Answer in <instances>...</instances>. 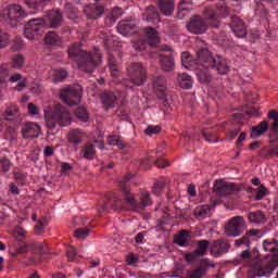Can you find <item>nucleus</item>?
<instances>
[{
	"instance_id": "nucleus-8",
	"label": "nucleus",
	"mask_w": 278,
	"mask_h": 278,
	"mask_svg": "<svg viewBox=\"0 0 278 278\" xmlns=\"http://www.w3.org/2000/svg\"><path fill=\"white\" fill-rule=\"evenodd\" d=\"M244 188L243 185H237L233 182H223L216 181L214 184L213 190L217 197H229L231 194H236V192H240Z\"/></svg>"
},
{
	"instance_id": "nucleus-58",
	"label": "nucleus",
	"mask_w": 278,
	"mask_h": 278,
	"mask_svg": "<svg viewBox=\"0 0 278 278\" xmlns=\"http://www.w3.org/2000/svg\"><path fill=\"white\" fill-rule=\"evenodd\" d=\"M164 188H166V182L156 181L153 185L152 192H153V194H157V192H162V190H164Z\"/></svg>"
},
{
	"instance_id": "nucleus-3",
	"label": "nucleus",
	"mask_w": 278,
	"mask_h": 278,
	"mask_svg": "<svg viewBox=\"0 0 278 278\" xmlns=\"http://www.w3.org/2000/svg\"><path fill=\"white\" fill-rule=\"evenodd\" d=\"M247 231V222L243 216H235L224 227V233L227 238H238Z\"/></svg>"
},
{
	"instance_id": "nucleus-53",
	"label": "nucleus",
	"mask_w": 278,
	"mask_h": 278,
	"mask_svg": "<svg viewBox=\"0 0 278 278\" xmlns=\"http://www.w3.org/2000/svg\"><path fill=\"white\" fill-rule=\"evenodd\" d=\"M162 131V127L161 126H153V125H149L146 130L144 134L146 136H153V135H157Z\"/></svg>"
},
{
	"instance_id": "nucleus-20",
	"label": "nucleus",
	"mask_w": 278,
	"mask_h": 278,
	"mask_svg": "<svg viewBox=\"0 0 278 278\" xmlns=\"http://www.w3.org/2000/svg\"><path fill=\"white\" fill-rule=\"evenodd\" d=\"M233 121L232 125L233 127L229 130L228 136L230 140H236V137L240 131H242V125H244V114L241 113H235L232 114Z\"/></svg>"
},
{
	"instance_id": "nucleus-49",
	"label": "nucleus",
	"mask_w": 278,
	"mask_h": 278,
	"mask_svg": "<svg viewBox=\"0 0 278 278\" xmlns=\"http://www.w3.org/2000/svg\"><path fill=\"white\" fill-rule=\"evenodd\" d=\"M268 195V189L264 185H260V188L256 189V195L254 198V201H262L264 197Z\"/></svg>"
},
{
	"instance_id": "nucleus-22",
	"label": "nucleus",
	"mask_w": 278,
	"mask_h": 278,
	"mask_svg": "<svg viewBox=\"0 0 278 278\" xmlns=\"http://www.w3.org/2000/svg\"><path fill=\"white\" fill-rule=\"evenodd\" d=\"M143 34L150 47H157V45H160V35L155 28L146 27L143 28Z\"/></svg>"
},
{
	"instance_id": "nucleus-29",
	"label": "nucleus",
	"mask_w": 278,
	"mask_h": 278,
	"mask_svg": "<svg viewBox=\"0 0 278 278\" xmlns=\"http://www.w3.org/2000/svg\"><path fill=\"white\" fill-rule=\"evenodd\" d=\"M268 131V122L262 121L260 124L256 126L252 127L250 137L251 138H260V136H264Z\"/></svg>"
},
{
	"instance_id": "nucleus-63",
	"label": "nucleus",
	"mask_w": 278,
	"mask_h": 278,
	"mask_svg": "<svg viewBox=\"0 0 278 278\" xmlns=\"http://www.w3.org/2000/svg\"><path fill=\"white\" fill-rule=\"evenodd\" d=\"M30 248L34 249L38 255H43L45 253V245H42V243L30 244Z\"/></svg>"
},
{
	"instance_id": "nucleus-61",
	"label": "nucleus",
	"mask_w": 278,
	"mask_h": 278,
	"mask_svg": "<svg viewBox=\"0 0 278 278\" xmlns=\"http://www.w3.org/2000/svg\"><path fill=\"white\" fill-rule=\"evenodd\" d=\"M263 247L265 251H268L269 253H275L278 251L277 247H273V242H269L268 240H265L263 242Z\"/></svg>"
},
{
	"instance_id": "nucleus-52",
	"label": "nucleus",
	"mask_w": 278,
	"mask_h": 278,
	"mask_svg": "<svg viewBox=\"0 0 278 278\" xmlns=\"http://www.w3.org/2000/svg\"><path fill=\"white\" fill-rule=\"evenodd\" d=\"M8 42H10V35L0 29V49H5V47H8Z\"/></svg>"
},
{
	"instance_id": "nucleus-4",
	"label": "nucleus",
	"mask_w": 278,
	"mask_h": 278,
	"mask_svg": "<svg viewBox=\"0 0 278 278\" xmlns=\"http://www.w3.org/2000/svg\"><path fill=\"white\" fill-rule=\"evenodd\" d=\"M1 16L7 18L9 25L11 27H16L27 14L25 13V10L18 4H10L7 7V9L3 10Z\"/></svg>"
},
{
	"instance_id": "nucleus-5",
	"label": "nucleus",
	"mask_w": 278,
	"mask_h": 278,
	"mask_svg": "<svg viewBox=\"0 0 278 278\" xmlns=\"http://www.w3.org/2000/svg\"><path fill=\"white\" fill-rule=\"evenodd\" d=\"M186 28L190 34H193L194 36H202V34H205V31L210 29V25L205 21L204 16L194 14L187 22Z\"/></svg>"
},
{
	"instance_id": "nucleus-11",
	"label": "nucleus",
	"mask_w": 278,
	"mask_h": 278,
	"mask_svg": "<svg viewBox=\"0 0 278 278\" xmlns=\"http://www.w3.org/2000/svg\"><path fill=\"white\" fill-rule=\"evenodd\" d=\"M51 117L58 125L61 127H68L73 118L71 117V112L66 110L62 104H55L54 109L51 112Z\"/></svg>"
},
{
	"instance_id": "nucleus-31",
	"label": "nucleus",
	"mask_w": 278,
	"mask_h": 278,
	"mask_svg": "<svg viewBox=\"0 0 278 278\" xmlns=\"http://www.w3.org/2000/svg\"><path fill=\"white\" fill-rule=\"evenodd\" d=\"M45 42L48 47H60L62 45V38L59 37L58 33L49 31L45 36Z\"/></svg>"
},
{
	"instance_id": "nucleus-33",
	"label": "nucleus",
	"mask_w": 278,
	"mask_h": 278,
	"mask_svg": "<svg viewBox=\"0 0 278 278\" xmlns=\"http://www.w3.org/2000/svg\"><path fill=\"white\" fill-rule=\"evenodd\" d=\"M143 18L147 21V23H153L160 18V12H157V9L155 7L150 5L146 9V12L143 13Z\"/></svg>"
},
{
	"instance_id": "nucleus-56",
	"label": "nucleus",
	"mask_w": 278,
	"mask_h": 278,
	"mask_svg": "<svg viewBox=\"0 0 278 278\" xmlns=\"http://www.w3.org/2000/svg\"><path fill=\"white\" fill-rule=\"evenodd\" d=\"M45 217L37 220V225L35 226V233L37 236H40V231L47 227V224L45 223Z\"/></svg>"
},
{
	"instance_id": "nucleus-38",
	"label": "nucleus",
	"mask_w": 278,
	"mask_h": 278,
	"mask_svg": "<svg viewBox=\"0 0 278 278\" xmlns=\"http://www.w3.org/2000/svg\"><path fill=\"white\" fill-rule=\"evenodd\" d=\"M11 68L18 71L25 66V58L23 54H13L10 62Z\"/></svg>"
},
{
	"instance_id": "nucleus-1",
	"label": "nucleus",
	"mask_w": 278,
	"mask_h": 278,
	"mask_svg": "<svg viewBox=\"0 0 278 278\" xmlns=\"http://www.w3.org/2000/svg\"><path fill=\"white\" fill-rule=\"evenodd\" d=\"M68 58L77 64L83 73H94V68L101 66L103 55L101 52H88L81 48V43H72L67 49Z\"/></svg>"
},
{
	"instance_id": "nucleus-9",
	"label": "nucleus",
	"mask_w": 278,
	"mask_h": 278,
	"mask_svg": "<svg viewBox=\"0 0 278 278\" xmlns=\"http://www.w3.org/2000/svg\"><path fill=\"white\" fill-rule=\"evenodd\" d=\"M160 51H162L160 54V64L162 71H164V73H173V71H175V58H173V48L165 45L160 47ZM164 52H167L168 54H164Z\"/></svg>"
},
{
	"instance_id": "nucleus-44",
	"label": "nucleus",
	"mask_w": 278,
	"mask_h": 278,
	"mask_svg": "<svg viewBox=\"0 0 278 278\" xmlns=\"http://www.w3.org/2000/svg\"><path fill=\"white\" fill-rule=\"evenodd\" d=\"M205 275H207V268L198 267L195 269L188 271L187 278H203Z\"/></svg>"
},
{
	"instance_id": "nucleus-45",
	"label": "nucleus",
	"mask_w": 278,
	"mask_h": 278,
	"mask_svg": "<svg viewBox=\"0 0 278 278\" xmlns=\"http://www.w3.org/2000/svg\"><path fill=\"white\" fill-rule=\"evenodd\" d=\"M65 12L68 16V18H78L79 16V9H77V7H75L73 3L67 2L65 4Z\"/></svg>"
},
{
	"instance_id": "nucleus-36",
	"label": "nucleus",
	"mask_w": 278,
	"mask_h": 278,
	"mask_svg": "<svg viewBox=\"0 0 278 278\" xmlns=\"http://www.w3.org/2000/svg\"><path fill=\"white\" fill-rule=\"evenodd\" d=\"M153 200H151V194H149V191H141L139 194V203L138 206L139 210H144V207H148V205H152Z\"/></svg>"
},
{
	"instance_id": "nucleus-23",
	"label": "nucleus",
	"mask_w": 278,
	"mask_h": 278,
	"mask_svg": "<svg viewBox=\"0 0 278 278\" xmlns=\"http://www.w3.org/2000/svg\"><path fill=\"white\" fill-rule=\"evenodd\" d=\"M154 90L160 97H166V77L160 75L152 78Z\"/></svg>"
},
{
	"instance_id": "nucleus-30",
	"label": "nucleus",
	"mask_w": 278,
	"mask_h": 278,
	"mask_svg": "<svg viewBox=\"0 0 278 278\" xmlns=\"http://www.w3.org/2000/svg\"><path fill=\"white\" fill-rule=\"evenodd\" d=\"M21 110L16 104H10L7 106L3 113V118L4 121L11 122V121H16V117L18 116V113Z\"/></svg>"
},
{
	"instance_id": "nucleus-47",
	"label": "nucleus",
	"mask_w": 278,
	"mask_h": 278,
	"mask_svg": "<svg viewBox=\"0 0 278 278\" xmlns=\"http://www.w3.org/2000/svg\"><path fill=\"white\" fill-rule=\"evenodd\" d=\"M12 167V162L10 159L3 156L0 159V173H9Z\"/></svg>"
},
{
	"instance_id": "nucleus-24",
	"label": "nucleus",
	"mask_w": 278,
	"mask_h": 278,
	"mask_svg": "<svg viewBox=\"0 0 278 278\" xmlns=\"http://www.w3.org/2000/svg\"><path fill=\"white\" fill-rule=\"evenodd\" d=\"M181 64L188 71H195V73H198V61L192 58L190 52L181 53Z\"/></svg>"
},
{
	"instance_id": "nucleus-7",
	"label": "nucleus",
	"mask_w": 278,
	"mask_h": 278,
	"mask_svg": "<svg viewBox=\"0 0 278 278\" xmlns=\"http://www.w3.org/2000/svg\"><path fill=\"white\" fill-rule=\"evenodd\" d=\"M60 99L70 108L74 105H79L81 103V89H77L75 87H65L60 91Z\"/></svg>"
},
{
	"instance_id": "nucleus-34",
	"label": "nucleus",
	"mask_w": 278,
	"mask_h": 278,
	"mask_svg": "<svg viewBox=\"0 0 278 278\" xmlns=\"http://www.w3.org/2000/svg\"><path fill=\"white\" fill-rule=\"evenodd\" d=\"M188 238H190V230H181L174 238L175 244L178 247H188Z\"/></svg>"
},
{
	"instance_id": "nucleus-14",
	"label": "nucleus",
	"mask_w": 278,
	"mask_h": 278,
	"mask_svg": "<svg viewBox=\"0 0 278 278\" xmlns=\"http://www.w3.org/2000/svg\"><path fill=\"white\" fill-rule=\"evenodd\" d=\"M197 244V249L193 252L185 255V260H187L189 264L197 262V257H203V255L207 253V249H210V241L207 240H199Z\"/></svg>"
},
{
	"instance_id": "nucleus-6",
	"label": "nucleus",
	"mask_w": 278,
	"mask_h": 278,
	"mask_svg": "<svg viewBox=\"0 0 278 278\" xmlns=\"http://www.w3.org/2000/svg\"><path fill=\"white\" fill-rule=\"evenodd\" d=\"M127 74L134 86H144V81H147V68L142 66V63H130Z\"/></svg>"
},
{
	"instance_id": "nucleus-48",
	"label": "nucleus",
	"mask_w": 278,
	"mask_h": 278,
	"mask_svg": "<svg viewBox=\"0 0 278 278\" xmlns=\"http://www.w3.org/2000/svg\"><path fill=\"white\" fill-rule=\"evenodd\" d=\"M88 236H90V229L88 228H78L74 231V238L78 240H85Z\"/></svg>"
},
{
	"instance_id": "nucleus-13",
	"label": "nucleus",
	"mask_w": 278,
	"mask_h": 278,
	"mask_svg": "<svg viewBox=\"0 0 278 278\" xmlns=\"http://www.w3.org/2000/svg\"><path fill=\"white\" fill-rule=\"evenodd\" d=\"M249 266L251 268L248 270L249 278L268 277V275H270V271H268V265L264 266L260 261L252 260L249 263Z\"/></svg>"
},
{
	"instance_id": "nucleus-15",
	"label": "nucleus",
	"mask_w": 278,
	"mask_h": 278,
	"mask_svg": "<svg viewBox=\"0 0 278 278\" xmlns=\"http://www.w3.org/2000/svg\"><path fill=\"white\" fill-rule=\"evenodd\" d=\"M202 14L208 27H213L214 29L220 27V17H218V12L214 7H205Z\"/></svg>"
},
{
	"instance_id": "nucleus-17",
	"label": "nucleus",
	"mask_w": 278,
	"mask_h": 278,
	"mask_svg": "<svg viewBox=\"0 0 278 278\" xmlns=\"http://www.w3.org/2000/svg\"><path fill=\"white\" fill-rule=\"evenodd\" d=\"M42 134V128L36 123H28L22 128V135L25 140H34Z\"/></svg>"
},
{
	"instance_id": "nucleus-64",
	"label": "nucleus",
	"mask_w": 278,
	"mask_h": 278,
	"mask_svg": "<svg viewBox=\"0 0 278 278\" xmlns=\"http://www.w3.org/2000/svg\"><path fill=\"white\" fill-rule=\"evenodd\" d=\"M14 179L17 180V184H23L26 179L25 174L21 173V172H15L14 173Z\"/></svg>"
},
{
	"instance_id": "nucleus-54",
	"label": "nucleus",
	"mask_w": 278,
	"mask_h": 278,
	"mask_svg": "<svg viewBox=\"0 0 278 278\" xmlns=\"http://www.w3.org/2000/svg\"><path fill=\"white\" fill-rule=\"evenodd\" d=\"M242 244H245V247H251V239L249 238V235H244L242 238L237 239L235 241L236 247H242Z\"/></svg>"
},
{
	"instance_id": "nucleus-26",
	"label": "nucleus",
	"mask_w": 278,
	"mask_h": 278,
	"mask_svg": "<svg viewBox=\"0 0 278 278\" xmlns=\"http://www.w3.org/2000/svg\"><path fill=\"white\" fill-rule=\"evenodd\" d=\"M47 18L50 27H52L53 29L62 25V21H63L62 12L58 10L49 11Z\"/></svg>"
},
{
	"instance_id": "nucleus-12",
	"label": "nucleus",
	"mask_w": 278,
	"mask_h": 278,
	"mask_svg": "<svg viewBox=\"0 0 278 278\" xmlns=\"http://www.w3.org/2000/svg\"><path fill=\"white\" fill-rule=\"evenodd\" d=\"M229 249H231L229 239H217L211 244V253L214 257H220V255L229 253Z\"/></svg>"
},
{
	"instance_id": "nucleus-35",
	"label": "nucleus",
	"mask_w": 278,
	"mask_h": 278,
	"mask_svg": "<svg viewBox=\"0 0 278 278\" xmlns=\"http://www.w3.org/2000/svg\"><path fill=\"white\" fill-rule=\"evenodd\" d=\"M177 79L180 88L184 90H190L192 88V76L187 73L179 74Z\"/></svg>"
},
{
	"instance_id": "nucleus-62",
	"label": "nucleus",
	"mask_w": 278,
	"mask_h": 278,
	"mask_svg": "<svg viewBox=\"0 0 278 278\" xmlns=\"http://www.w3.org/2000/svg\"><path fill=\"white\" fill-rule=\"evenodd\" d=\"M132 47H134L135 51H144V49H147V41L139 40V41L135 42Z\"/></svg>"
},
{
	"instance_id": "nucleus-43",
	"label": "nucleus",
	"mask_w": 278,
	"mask_h": 278,
	"mask_svg": "<svg viewBox=\"0 0 278 278\" xmlns=\"http://www.w3.org/2000/svg\"><path fill=\"white\" fill-rule=\"evenodd\" d=\"M122 192L124 194V199H125L126 203H128V205L130 207H138V202L136 201L134 193H131V191L129 189H124V190H122Z\"/></svg>"
},
{
	"instance_id": "nucleus-27",
	"label": "nucleus",
	"mask_w": 278,
	"mask_h": 278,
	"mask_svg": "<svg viewBox=\"0 0 278 278\" xmlns=\"http://www.w3.org/2000/svg\"><path fill=\"white\" fill-rule=\"evenodd\" d=\"M270 8L268 4L255 1L254 14L260 18L268 20L270 17Z\"/></svg>"
},
{
	"instance_id": "nucleus-32",
	"label": "nucleus",
	"mask_w": 278,
	"mask_h": 278,
	"mask_svg": "<svg viewBox=\"0 0 278 278\" xmlns=\"http://www.w3.org/2000/svg\"><path fill=\"white\" fill-rule=\"evenodd\" d=\"M131 29H136V23L131 21H121L117 25V31L122 34V36H127Z\"/></svg>"
},
{
	"instance_id": "nucleus-37",
	"label": "nucleus",
	"mask_w": 278,
	"mask_h": 278,
	"mask_svg": "<svg viewBox=\"0 0 278 278\" xmlns=\"http://www.w3.org/2000/svg\"><path fill=\"white\" fill-rule=\"evenodd\" d=\"M109 68L111 71L112 77L117 79V77H121V67L118 66V63H116V58L114 55H109Z\"/></svg>"
},
{
	"instance_id": "nucleus-18",
	"label": "nucleus",
	"mask_w": 278,
	"mask_h": 278,
	"mask_svg": "<svg viewBox=\"0 0 278 278\" xmlns=\"http://www.w3.org/2000/svg\"><path fill=\"white\" fill-rule=\"evenodd\" d=\"M228 25L229 27H231L237 38H247V34H249V30H247V25L242 20H240V17H231V23H229Z\"/></svg>"
},
{
	"instance_id": "nucleus-50",
	"label": "nucleus",
	"mask_w": 278,
	"mask_h": 278,
	"mask_svg": "<svg viewBox=\"0 0 278 278\" xmlns=\"http://www.w3.org/2000/svg\"><path fill=\"white\" fill-rule=\"evenodd\" d=\"M215 11H217V16H229V8H227V4H216Z\"/></svg>"
},
{
	"instance_id": "nucleus-59",
	"label": "nucleus",
	"mask_w": 278,
	"mask_h": 278,
	"mask_svg": "<svg viewBox=\"0 0 278 278\" xmlns=\"http://www.w3.org/2000/svg\"><path fill=\"white\" fill-rule=\"evenodd\" d=\"M66 253L68 262H75V257H77V250H75V247H68Z\"/></svg>"
},
{
	"instance_id": "nucleus-40",
	"label": "nucleus",
	"mask_w": 278,
	"mask_h": 278,
	"mask_svg": "<svg viewBox=\"0 0 278 278\" xmlns=\"http://www.w3.org/2000/svg\"><path fill=\"white\" fill-rule=\"evenodd\" d=\"M74 116L80 121V123H88L90 121V113L87 108L80 106L74 111Z\"/></svg>"
},
{
	"instance_id": "nucleus-41",
	"label": "nucleus",
	"mask_w": 278,
	"mask_h": 278,
	"mask_svg": "<svg viewBox=\"0 0 278 278\" xmlns=\"http://www.w3.org/2000/svg\"><path fill=\"white\" fill-rule=\"evenodd\" d=\"M108 144H110V147H117L122 150L127 148V144L125 143V141H123V138L118 136H109Z\"/></svg>"
},
{
	"instance_id": "nucleus-39",
	"label": "nucleus",
	"mask_w": 278,
	"mask_h": 278,
	"mask_svg": "<svg viewBox=\"0 0 278 278\" xmlns=\"http://www.w3.org/2000/svg\"><path fill=\"white\" fill-rule=\"evenodd\" d=\"M81 155L85 157V160H94V156L97 155V149L94 148V144H85L81 150Z\"/></svg>"
},
{
	"instance_id": "nucleus-51",
	"label": "nucleus",
	"mask_w": 278,
	"mask_h": 278,
	"mask_svg": "<svg viewBox=\"0 0 278 278\" xmlns=\"http://www.w3.org/2000/svg\"><path fill=\"white\" fill-rule=\"evenodd\" d=\"M54 81H64L68 77V72L65 70H56L53 74Z\"/></svg>"
},
{
	"instance_id": "nucleus-46",
	"label": "nucleus",
	"mask_w": 278,
	"mask_h": 278,
	"mask_svg": "<svg viewBox=\"0 0 278 278\" xmlns=\"http://www.w3.org/2000/svg\"><path fill=\"white\" fill-rule=\"evenodd\" d=\"M67 138L72 144H81V136L79 135V130L70 131Z\"/></svg>"
},
{
	"instance_id": "nucleus-21",
	"label": "nucleus",
	"mask_w": 278,
	"mask_h": 278,
	"mask_svg": "<svg viewBox=\"0 0 278 278\" xmlns=\"http://www.w3.org/2000/svg\"><path fill=\"white\" fill-rule=\"evenodd\" d=\"M157 8L164 16H173L175 12V0H157Z\"/></svg>"
},
{
	"instance_id": "nucleus-60",
	"label": "nucleus",
	"mask_w": 278,
	"mask_h": 278,
	"mask_svg": "<svg viewBox=\"0 0 278 278\" xmlns=\"http://www.w3.org/2000/svg\"><path fill=\"white\" fill-rule=\"evenodd\" d=\"M129 181H131V176L130 175L124 176L123 179L119 181L121 190H129V187H127V184H129Z\"/></svg>"
},
{
	"instance_id": "nucleus-57",
	"label": "nucleus",
	"mask_w": 278,
	"mask_h": 278,
	"mask_svg": "<svg viewBox=\"0 0 278 278\" xmlns=\"http://www.w3.org/2000/svg\"><path fill=\"white\" fill-rule=\"evenodd\" d=\"M202 136L205 138L206 142H218V138L216 136L207 132V129L202 130Z\"/></svg>"
},
{
	"instance_id": "nucleus-19",
	"label": "nucleus",
	"mask_w": 278,
	"mask_h": 278,
	"mask_svg": "<svg viewBox=\"0 0 278 278\" xmlns=\"http://www.w3.org/2000/svg\"><path fill=\"white\" fill-rule=\"evenodd\" d=\"M84 13L87 18L91 21H97V18H101L103 14H105V7L103 4H88L84 9Z\"/></svg>"
},
{
	"instance_id": "nucleus-2",
	"label": "nucleus",
	"mask_w": 278,
	"mask_h": 278,
	"mask_svg": "<svg viewBox=\"0 0 278 278\" xmlns=\"http://www.w3.org/2000/svg\"><path fill=\"white\" fill-rule=\"evenodd\" d=\"M216 56L207 48H200L197 51L198 72L197 77L201 84H210L212 81V72L210 68L214 67Z\"/></svg>"
},
{
	"instance_id": "nucleus-28",
	"label": "nucleus",
	"mask_w": 278,
	"mask_h": 278,
	"mask_svg": "<svg viewBox=\"0 0 278 278\" xmlns=\"http://www.w3.org/2000/svg\"><path fill=\"white\" fill-rule=\"evenodd\" d=\"M248 220L251 225H264L266 223V214L262 211H254L248 214Z\"/></svg>"
},
{
	"instance_id": "nucleus-10",
	"label": "nucleus",
	"mask_w": 278,
	"mask_h": 278,
	"mask_svg": "<svg viewBox=\"0 0 278 278\" xmlns=\"http://www.w3.org/2000/svg\"><path fill=\"white\" fill-rule=\"evenodd\" d=\"M45 27V20L42 18H33L28 21L24 28V36L28 40H34L35 38L40 37V31Z\"/></svg>"
},
{
	"instance_id": "nucleus-16",
	"label": "nucleus",
	"mask_w": 278,
	"mask_h": 278,
	"mask_svg": "<svg viewBox=\"0 0 278 278\" xmlns=\"http://www.w3.org/2000/svg\"><path fill=\"white\" fill-rule=\"evenodd\" d=\"M100 101L102 103L103 110L109 112V110H114L118 103V97L114 91H104L100 94Z\"/></svg>"
},
{
	"instance_id": "nucleus-55",
	"label": "nucleus",
	"mask_w": 278,
	"mask_h": 278,
	"mask_svg": "<svg viewBox=\"0 0 278 278\" xmlns=\"http://www.w3.org/2000/svg\"><path fill=\"white\" fill-rule=\"evenodd\" d=\"M193 3L192 0H180L178 3V9L181 11L190 10L192 8Z\"/></svg>"
},
{
	"instance_id": "nucleus-42",
	"label": "nucleus",
	"mask_w": 278,
	"mask_h": 278,
	"mask_svg": "<svg viewBox=\"0 0 278 278\" xmlns=\"http://www.w3.org/2000/svg\"><path fill=\"white\" fill-rule=\"evenodd\" d=\"M10 77V66L5 63L0 65V84L5 86L8 84V78Z\"/></svg>"
},
{
	"instance_id": "nucleus-25",
	"label": "nucleus",
	"mask_w": 278,
	"mask_h": 278,
	"mask_svg": "<svg viewBox=\"0 0 278 278\" xmlns=\"http://www.w3.org/2000/svg\"><path fill=\"white\" fill-rule=\"evenodd\" d=\"M211 68H215L218 75H227L231 71L229 63L223 56H216L214 65Z\"/></svg>"
}]
</instances>
